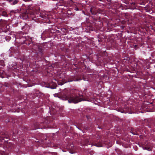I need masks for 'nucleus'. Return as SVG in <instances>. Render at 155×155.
<instances>
[{"label": "nucleus", "mask_w": 155, "mask_h": 155, "mask_svg": "<svg viewBox=\"0 0 155 155\" xmlns=\"http://www.w3.org/2000/svg\"><path fill=\"white\" fill-rule=\"evenodd\" d=\"M57 86L56 83L52 82L49 83L47 87L51 89H55L56 88Z\"/></svg>", "instance_id": "obj_11"}, {"label": "nucleus", "mask_w": 155, "mask_h": 155, "mask_svg": "<svg viewBox=\"0 0 155 155\" xmlns=\"http://www.w3.org/2000/svg\"><path fill=\"white\" fill-rule=\"evenodd\" d=\"M35 12V8L31 6H29L25 12L20 14V17L22 19H26L31 15H33Z\"/></svg>", "instance_id": "obj_3"}, {"label": "nucleus", "mask_w": 155, "mask_h": 155, "mask_svg": "<svg viewBox=\"0 0 155 155\" xmlns=\"http://www.w3.org/2000/svg\"><path fill=\"white\" fill-rule=\"evenodd\" d=\"M97 76L95 74H89L87 75L86 79L85 78L83 77L84 81H95L96 79Z\"/></svg>", "instance_id": "obj_7"}, {"label": "nucleus", "mask_w": 155, "mask_h": 155, "mask_svg": "<svg viewBox=\"0 0 155 155\" xmlns=\"http://www.w3.org/2000/svg\"><path fill=\"white\" fill-rule=\"evenodd\" d=\"M27 45H29L30 44V43L29 42H28V43H26V42H25V43Z\"/></svg>", "instance_id": "obj_18"}, {"label": "nucleus", "mask_w": 155, "mask_h": 155, "mask_svg": "<svg viewBox=\"0 0 155 155\" xmlns=\"http://www.w3.org/2000/svg\"><path fill=\"white\" fill-rule=\"evenodd\" d=\"M24 1H25V2H28L29 1H30V0H24Z\"/></svg>", "instance_id": "obj_23"}, {"label": "nucleus", "mask_w": 155, "mask_h": 155, "mask_svg": "<svg viewBox=\"0 0 155 155\" xmlns=\"http://www.w3.org/2000/svg\"><path fill=\"white\" fill-rule=\"evenodd\" d=\"M10 2L13 1V5H15L18 3V1L17 0H8Z\"/></svg>", "instance_id": "obj_14"}, {"label": "nucleus", "mask_w": 155, "mask_h": 155, "mask_svg": "<svg viewBox=\"0 0 155 155\" xmlns=\"http://www.w3.org/2000/svg\"><path fill=\"white\" fill-rule=\"evenodd\" d=\"M148 127L151 128L150 130H152L153 132H155V124L153 123V122L149 123L148 125Z\"/></svg>", "instance_id": "obj_10"}, {"label": "nucleus", "mask_w": 155, "mask_h": 155, "mask_svg": "<svg viewBox=\"0 0 155 155\" xmlns=\"http://www.w3.org/2000/svg\"><path fill=\"white\" fill-rule=\"evenodd\" d=\"M86 117H87V119L88 120V119H89V116H86Z\"/></svg>", "instance_id": "obj_22"}, {"label": "nucleus", "mask_w": 155, "mask_h": 155, "mask_svg": "<svg viewBox=\"0 0 155 155\" xmlns=\"http://www.w3.org/2000/svg\"><path fill=\"white\" fill-rule=\"evenodd\" d=\"M90 11L92 15H96L97 13V12L95 10H93L91 8L90 9Z\"/></svg>", "instance_id": "obj_12"}, {"label": "nucleus", "mask_w": 155, "mask_h": 155, "mask_svg": "<svg viewBox=\"0 0 155 155\" xmlns=\"http://www.w3.org/2000/svg\"><path fill=\"white\" fill-rule=\"evenodd\" d=\"M25 129L26 130H31V129H27V128L25 127Z\"/></svg>", "instance_id": "obj_21"}, {"label": "nucleus", "mask_w": 155, "mask_h": 155, "mask_svg": "<svg viewBox=\"0 0 155 155\" xmlns=\"http://www.w3.org/2000/svg\"><path fill=\"white\" fill-rule=\"evenodd\" d=\"M76 10H79V9L78 8H76Z\"/></svg>", "instance_id": "obj_24"}, {"label": "nucleus", "mask_w": 155, "mask_h": 155, "mask_svg": "<svg viewBox=\"0 0 155 155\" xmlns=\"http://www.w3.org/2000/svg\"><path fill=\"white\" fill-rule=\"evenodd\" d=\"M9 134L6 131H2L0 132V141L2 140H5V139H9Z\"/></svg>", "instance_id": "obj_8"}, {"label": "nucleus", "mask_w": 155, "mask_h": 155, "mask_svg": "<svg viewBox=\"0 0 155 155\" xmlns=\"http://www.w3.org/2000/svg\"><path fill=\"white\" fill-rule=\"evenodd\" d=\"M94 30V28H93L92 29H91L92 31H93Z\"/></svg>", "instance_id": "obj_26"}, {"label": "nucleus", "mask_w": 155, "mask_h": 155, "mask_svg": "<svg viewBox=\"0 0 155 155\" xmlns=\"http://www.w3.org/2000/svg\"><path fill=\"white\" fill-rule=\"evenodd\" d=\"M107 139L103 138L102 136L97 134L93 136L92 137L84 135L81 137L79 142L82 146L90 145L91 147L94 145L100 147L104 146V144H107Z\"/></svg>", "instance_id": "obj_1"}, {"label": "nucleus", "mask_w": 155, "mask_h": 155, "mask_svg": "<svg viewBox=\"0 0 155 155\" xmlns=\"http://www.w3.org/2000/svg\"><path fill=\"white\" fill-rule=\"evenodd\" d=\"M1 14L2 16L7 17L8 16L6 12L5 11L2 10L1 12Z\"/></svg>", "instance_id": "obj_13"}, {"label": "nucleus", "mask_w": 155, "mask_h": 155, "mask_svg": "<svg viewBox=\"0 0 155 155\" xmlns=\"http://www.w3.org/2000/svg\"><path fill=\"white\" fill-rule=\"evenodd\" d=\"M44 47L41 45H34L33 48L35 51H38V54L39 56L41 58L43 57V50Z\"/></svg>", "instance_id": "obj_6"}, {"label": "nucleus", "mask_w": 155, "mask_h": 155, "mask_svg": "<svg viewBox=\"0 0 155 155\" xmlns=\"http://www.w3.org/2000/svg\"><path fill=\"white\" fill-rule=\"evenodd\" d=\"M4 85L6 87H8V84L7 83H5Z\"/></svg>", "instance_id": "obj_17"}, {"label": "nucleus", "mask_w": 155, "mask_h": 155, "mask_svg": "<svg viewBox=\"0 0 155 155\" xmlns=\"http://www.w3.org/2000/svg\"><path fill=\"white\" fill-rule=\"evenodd\" d=\"M2 108V107L0 106V110H1Z\"/></svg>", "instance_id": "obj_28"}, {"label": "nucleus", "mask_w": 155, "mask_h": 155, "mask_svg": "<svg viewBox=\"0 0 155 155\" xmlns=\"http://www.w3.org/2000/svg\"><path fill=\"white\" fill-rule=\"evenodd\" d=\"M92 152H93V151H91L90 152H89V153L91 154H92Z\"/></svg>", "instance_id": "obj_20"}, {"label": "nucleus", "mask_w": 155, "mask_h": 155, "mask_svg": "<svg viewBox=\"0 0 155 155\" xmlns=\"http://www.w3.org/2000/svg\"><path fill=\"white\" fill-rule=\"evenodd\" d=\"M9 28L8 21L4 20H0V32H7Z\"/></svg>", "instance_id": "obj_4"}, {"label": "nucleus", "mask_w": 155, "mask_h": 155, "mask_svg": "<svg viewBox=\"0 0 155 155\" xmlns=\"http://www.w3.org/2000/svg\"><path fill=\"white\" fill-rule=\"evenodd\" d=\"M2 61V62H1L2 63H3V62H4V61Z\"/></svg>", "instance_id": "obj_27"}, {"label": "nucleus", "mask_w": 155, "mask_h": 155, "mask_svg": "<svg viewBox=\"0 0 155 155\" xmlns=\"http://www.w3.org/2000/svg\"><path fill=\"white\" fill-rule=\"evenodd\" d=\"M122 113H125V112L124 111V110H123V112H122Z\"/></svg>", "instance_id": "obj_29"}, {"label": "nucleus", "mask_w": 155, "mask_h": 155, "mask_svg": "<svg viewBox=\"0 0 155 155\" xmlns=\"http://www.w3.org/2000/svg\"><path fill=\"white\" fill-rule=\"evenodd\" d=\"M145 149L148 150V151H150V150H151V149L150 147H145Z\"/></svg>", "instance_id": "obj_16"}, {"label": "nucleus", "mask_w": 155, "mask_h": 155, "mask_svg": "<svg viewBox=\"0 0 155 155\" xmlns=\"http://www.w3.org/2000/svg\"><path fill=\"white\" fill-rule=\"evenodd\" d=\"M2 10H0V16L2 15L1 12Z\"/></svg>", "instance_id": "obj_19"}, {"label": "nucleus", "mask_w": 155, "mask_h": 155, "mask_svg": "<svg viewBox=\"0 0 155 155\" xmlns=\"http://www.w3.org/2000/svg\"><path fill=\"white\" fill-rule=\"evenodd\" d=\"M5 142H6V147H9V145L10 144L8 143V142H7V141L6 140H5Z\"/></svg>", "instance_id": "obj_15"}, {"label": "nucleus", "mask_w": 155, "mask_h": 155, "mask_svg": "<svg viewBox=\"0 0 155 155\" xmlns=\"http://www.w3.org/2000/svg\"><path fill=\"white\" fill-rule=\"evenodd\" d=\"M71 147H73V144H71Z\"/></svg>", "instance_id": "obj_25"}, {"label": "nucleus", "mask_w": 155, "mask_h": 155, "mask_svg": "<svg viewBox=\"0 0 155 155\" xmlns=\"http://www.w3.org/2000/svg\"><path fill=\"white\" fill-rule=\"evenodd\" d=\"M58 97L63 100H68L69 103L75 104L84 100L81 93L76 90H74L71 94L65 90L59 94Z\"/></svg>", "instance_id": "obj_2"}, {"label": "nucleus", "mask_w": 155, "mask_h": 155, "mask_svg": "<svg viewBox=\"0 0 155 155\" xmlns=\"http://www.w3.org/2000/svg\"><path fill=\"white\" fill-rule=\"evenodd\" d=\"M141 131L138 128L137 130L133 128L131 129L130 132L134 135H139V132H140Z\"/></svg>", "instance_id": "obj_9"}, {"label": "nucleus", "mask_w": 155, "mask_h": 155, "mask_svg": "<svg viewBox=\"0 0 155 155\" xmlns=\"http://www.w3.org/2000/svg\"><path fill=\"white\" fill-rule=\"evenodd\" d=\"M51 122L47 120H45L44 122L41 123L40 124L37 123V124L36 128H46L49 127L50 126V124Z\"/></svg>", "instance_id": "obj_5"}]
</instances>
